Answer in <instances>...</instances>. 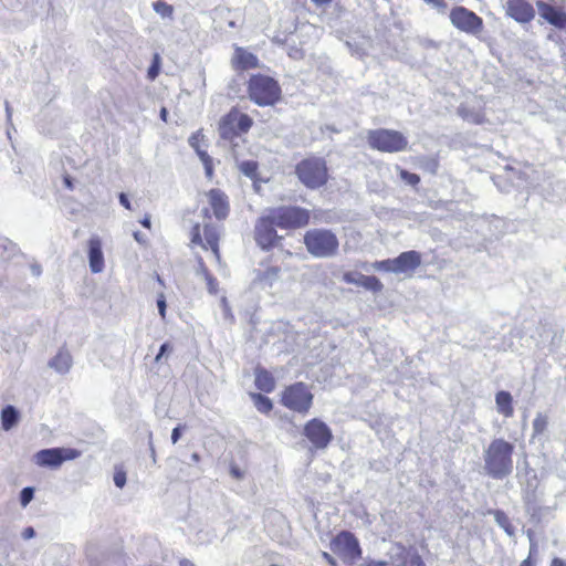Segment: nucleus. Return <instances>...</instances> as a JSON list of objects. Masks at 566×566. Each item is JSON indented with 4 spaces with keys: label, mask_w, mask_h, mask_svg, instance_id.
<instances>
[{
    "label": "nucleus",
    "mask_w": 566,
    "mask_h": 566,
    "mask_svg": "<svg viewBox=\"0 0 566 566\" xmlns=\"http://www.w3.org/2000/svg\"><path fill=\"white\" fill-rule=\"evenodd\" d=\"M514 446L502 439H493L483 452L484 471L495 480H502L513 472Z\"/></svg>",
    "instance_id": "f257e3e1"
},
{
    "label": "nucleus",
    "mask_w": 566,
    "mask_h": 566,
    "mask_svg": "<svg viewBox=\"0 0 566 566\" xmlns=\"http://www.w3.org/2000/svg\"><path fill=\"white\" fill-rule=\"evenodd\" d=\"M304 244L310 254L315 258H331L338 250V239L329 230L313 229L304 235Z\"/></svg>",
    "instance_id": "f03ea898"
},
{
    "label": "nucleus",
    "mask_w": 566,
    "mask_h": 566,
    "mask_svg": "<svg viewBox=\"0 0 566 566\" xmlns=\"http://www.w3.org/2000/svg\"><path fill=\"white\" fill-rule=\"evenodd\" d=\"M295 172L300 181L310 189H317L327 182L326 163L322 158L311 157L296 165Z\"/></svg>",
    "instance_id": "7ed1b4c3"
},
{
    "label": "nucleus",
    "mask_w": 566,
    "mask_h": 566,
    "mask_svg": "<svg viewBox=\"0 0 566 566\" xmlns=\"http://www.w3.org/2000/svg\"><path fill=\"white\" fill-rule=\"evenodd\" d=\"M281 94L275 80L265 75H253L249 81V96L259 106L273 105Z\"/></svg>",
    "instance_id": "20e7f679"
},
{
    "label": "nucleus",
    "mask_w": 566,
    "mask_h": 566,
    "mask_svg": "<svg viewBox=\"0 0 566 566\" xmlns=\"http://www.w3.org/2000/svg\"><path fill=\"white\" fill-rule=\"evenodd\" d=\"M367 142L371 148L382 153L403 151L408 146V139L403 134L386 128L369 130Z\"/></svg>",
    "instance_id": "39448f33"
},
{
    "label": "nucleus",
    "mask_w": 566,
    "mask_h": 566,
    "mask_svg": "<svg viewBox=\"0 0 566 566\" xmlns=\"http://www.w3.org/2000/svg\"><path fill=\"white\" fill-rule=\"evenodd\" d=\"M276 227L281 229L303 228L310 222V211L296 206H281L268 210Z\"/></svg>",
    "instance_id": "423d86ee"
},
{
    "label": "nucleus",
    "mask_w": 566,
    "mask_h": 566,
    "mask_svg": "<svg viewBox=\"0 0 566 566\" xmlns=\"http://www.w3.org/2000/svg\"><path fill=\"white\" fill-rule=\"evenodd\" d=\"M449 18L455 29L467 34L478 36L483 31L482 18L465 7H454L451 9Z\"/></svg>",
    "instance_id": "0eeeda50"
},
{
    "label": "nucleus",
    "mask_w": 566,
    "mask_h": 566,
    "mask_svg": "<svg viewBox=\"0 0 566 566\" xmlns=\"http://www.w3.org/2000/svg\"><path fill=\"white\" fill-rule=\"evenodd\" d=\"M252 126V119L249 115L237 109L230 111L221 120L219 134L221 138L233 140L241 134H245Z\"/></svg>",
    "instance_id": "6e6552de"
},
{
    "label": "nucleus",
    "mask_w": 566,
    "mask_h": 566,
    "mask_svg": "<svg viewBox=\"0 0 566 566\" xmlns=\"http://www.w3.org/2000/svg\"><path fill=\"white\" fill-rule=\"evenodd\" d=\"M313 395L303 382L287 387L282 395V403L291 410L306 412L312 406Z\"/></svg>",
    "instance_id": "1a4fd4ad"
},
{
    "label": "nucleus",
    "mask_w": 566,
    "mask_h": 566,
    "mask_svg": "<svg viewBox=\"0 0 566 566\" xmlns=\"http://www.w3.org/2000/svg\"><path fill=\"white\" fill-rule=\"evenodd\" d=\"M331 549L347 562H354L361 556V549L357 537L348 531L338 533L332 539Z\"/></svg>",
    "instance_id": "9d476101"
},
{
    "label": "nucleus",
    "mask_w": 566,
    "mask_h": 566,
    "mask_svg": "<svg viewBox=\"0 0 566 566\" xmlns=\"http://www.w3.org/2000/svg\"><path fill=\"white\" fill-rule=\"evenodd\" d=\"M80 452L71 448H51L38 451L34 462L42 468H59L64 461L74 460Z\"/></svg>",
    "instance_id": "9b49d317"
},
{
    "label": "nucleus",
    "mask_w": 566,
    "mask_h": 566,
    "mask_svg": "<svg viewBox=\"0 0 566 566\" xmlns=\"http://www.w3.org/2000/svg\"><path fill=\"white\" fill-rule=\"evenodd\" d=\"M274 227L276 224L268 211L258 219L254 227V239L262 250L272 249L280 239Z\"/></svg>",
    "instance_id": "f8f14e48"
},
{
    "label": "nucleus",
    "mask_w": 566,
    "mask_h": 566,
    "mask_svg": "<svg viewBox=\"0 0 566 566\" xmlns=\"http://www.w3.org/2000/svg\"><path fill=\"white\" fill-rule=\"evenodd\" d=\"M303 434L315 449H326L333 439L331 428L321 419L314 418L304 426Z\"/></svg>",
    "instance_id": "ddd939ff"
},
{
    "label": "nucleus",
    "mask_w": 566,
    "mask_h": 566,
    "mask_svg": "<svg viewBox=\"0 0 566 566\" xmlns=\"http://www.w3.org/2000/svg\"><path fill=\"white\" fill-rule=\"evenodd\" d=\"M205 241L201 238L200 226L195 224L191 230V244L200 245L205 250L211 249L216 259H220L219 254V232L214 226L206 224L203 228Z\"/></svg>",
    "instance_id": "4468645a"
},
{
    "label": "nucleus",
    "mask_w": 566,
    "mask_h": 566,
    "mask_svg": "<svg viewBox=\"0 0 566 566\" xmlns=\"http://www.w3.org/2000/svg\"><path fill=\"white\" fill-rule=\"evenodd\" d=\"M506 15L518 23H528L535 18V10L527 0H506Z\"/></svg>",
    "instance_id": "2eb2a0df"
},
{
    "label": "nucleus",
    "mask_w": 566,
    "mask_h": 566,
    "mask_svg": "<svg viewBox=\"0 0 566 566\" xmlns=\"http://www.w3.org/2000/svg\"><path fill=\"white\" fill-rule=\"evenodd\" d=\"M391 261L395 274L410 275L421 264V254L415 250L406 251Z\"/></svg>",
    "instance_id": "dca6fc26"
},
{
    "label": "nucleus",
    "mask_w": 566,
    "mask_h": 566,
    "mask_svg": "<svg viewBox=\"0 0 566 566\" xmlns=\"http://www.w3.org/2000/svg\"><path fill=\"white\" fill-rule=\"evenodd\" d=\"M189 145L196 150L198 157L200 158L206 176L210 179L213 176V161L212 158L208 155V153L202 148L207 146L205 135L201 130H197L193 133L189 139Z\"/></svg>",
    "instance_id": "f3484780"
},
{
    "label": "nucleus",
    "mask_w": 566,
    "mask_h": 566,
    "mask_svg": "<svg viewBox=\"0 0 566 566\" xmlns=\"http://www.w3.org/2000/svg\"><path fill=\"white\" fill-rule=\"evenodd\" d=\"M391 559L396 566H424L421 556L413 548L395 545L391 548Z\"/></svg>",
    "instance_id": "a211bd4d"
},
{
    "label": "nucleus",
    "mask_w": 566,
    "mask_h": 566,
    "mask_svg": "<svg viewBox=\"0 0 566 566\" xmlns=\"http://www.w3.org/2000/svg\"><path fill=\"white\" fill-rule=\"evenodd\" d=\"M88 265L92 273H101L105 268L102 240L97 235L88 240Z\"/></svg>",
    "instance_id": "6ab92c4d"
},
{
    "label": "nucleus",
    "mask_w": 566,
    "mask_h": 566,
    "mask_svg": "<svg viewBox=\"0 0 566 566\" xmlns=\"http://www.w3.org/2000/svg\"><path fill=\"white\" fill-rule=\"evenodd\" d=\"M343 280L348 284L356 286H363L366 290L373 292H379L382 290V283L374 275H364L358 272H347L344 274Z\"/></svg>",
    "instance_id": "aec40b11"
},
{
    "label": "nucleus",
    "mask_w": 566,
    "mask_h": 566,
    "mask_svg": "<svg viewBox=\"0 0 566 566\" xmlns=\"http://www.w3.org/2000/svg\"><path fill=\"white\" fill-rule=\"evenodd\" d=\"M536 4L538 9V14L549 24L558 29L566 28V14L564 12L555 9L553 6L544 1H537Z\"/></svg>",
    "instance_id": "412c9836"
},
{
    "label": "nucleus",
    "mask_w": 566,
    "mask_h": 566,
    "mask_svg": "<svg viewBox=\"0 0 566 566\" xmlns=\"http://www.w3.org/2000/svg\"><path fill=\"white\" fill-rule=\"evenodd\" d=\"M210 207L217 219H226L229 213L228 197L220 189H211L208 192Z\"/></svg>",
    "instance_id": "4be33fe9"
},
{
    "label": "nucleus",
    "mask_w": 566,
    "mask_h": 566,
    "mask_svg": "<svg viewBox=\"0 0 566 566\" xmlns=\"http://www.w3.org/2000/svg\"><path fill=\"white\" fill-rule=\"evenodd\" d=\"M73 365V358L69 350L62 348L57 354L49 361V367L54 369L57 374H67Z\"/></svg>",
    "instance_id": "5701e85b"
},
{
    "label": "nucleus",
    "mask_w": 566,
    "mask_h": 566,
    "mask_svg": "<svg viewBox=\"0 0 566 566\" xmlns=\"http://www.w3.org/2000/svg\"><path fill=\"white\" fill-rule=\"evenodd\" d=\"M495 408L497 413L504 418H512L514 415L513 397L506 390H500L495 394Z\"/></svg>",
    "instance_id": "b1692460"
},
{
    "label": "nucleus",
    "mask_w": 566,
    "mask_h": 566,
    "mask_svg": "<svg viewBox=\"0 0 566 566\" xmlns=\"http://www.w3.org/2000/svg\"><path fill=\"white\" fill-rule=\"evenodd\" d=\"M233 64L237 69L248 70L258 65V59L254 54L242 48H237L233 56Z\"/></svg>",
    "instance_id": "393cba45"
},
{
    "label": "nucleus",
    "mask_w": 566,
    "mask_h": 566,
    "mask_svg": "<svg viewBox=\"0 0 566 566\" xmlns=\"http://www.w3.org/2000/svg\"><path fill=\"white\" fill-rule=\"evenodd\" d=\"M20 419L19 410L11 405L6 406L1 411V427L4 431L11 430Z\"/></svg>",
    "instance_id": "a878e982"
},
{
    "label": "nucleus",
    "mask_w": 566,
    "mask_h": 566,
    "mask_svg": "<svg viewBox=\"0 0 566 566\" xmlns=\"http://www.w3.org/2000/svg\"><path fill=\"white\" fill-rule=\"evenodd\" d=\"M548 424H549L548 416L543 412H537L533 420V423H532V428H533L532 439L539 440V439L544 438L547 433Z\"/></svg>",
    "instance_id": "bb28decb"
},
{
    "label": "nucleus",
    "mask_w": 566,
    "mask_h": 566,
    "mask_svg": "<svg viewBox=\"0 0 566 566\" xmlns=\"http://www.w3.org/2000/svg\"><path fill=\"white\" fill-rule=\"evenodd\" d=\"M238 143L232 146V156L238 165L239 170L249 178H254L258 170V163L254 160L239 161V154L237 151Z\"/></svg>",
    "instance_id": "cd10ccee"
},
{
    "label": "nucleus",
    "mask_w": 566,
    "mask_h": 566,
    "mask_svg": "<svg viewBox=\"0 0 566 566\" xmlns=\"http://www.w3.org/2000/svg\"><path fill=\"white\" fill-rule=\"evenodd\" d=\"M280 269L272 266L263 272H259L254 279V283L262 289L272 287L273 283L279 279Z\"/></svg>",
    "instance_id": "c85d7f7f"
},
{
    "label": "nucleus",
    "mask_w": 566,
    "mask_h": 566,
    "mask_svg": "<svg viewBox=\"0 0 566 566\" xmlns=\"http://www.w3.org/2000/svg\"><path fill=\"white\" fill-rule=\"evenodd\" d=\"M255 386L264 392H271L275 387V381L269 371L258 369L255 373Z\"/></svg>",
    "instance_id": "c756f323"
},
{
    "label": "nucleus",
    "mask_w": 566,
    "mask_h": 566,
    "mask_svg": "<svg viewBox=\"0 0 566 566\" xmlns=\"http://www.w3.org/2000/svg\"><path fill=\"white\" fill-rule=\"evenodd\" d=\"M252 400L254 402L255 408L263 413H268L272 410L273 405L270 398L263 396L262 394H252Z\"/></svg>",
    "instance_id": "7c9ffc66"
},
{
    "label": "nucleus",
    "mask_w": 566,
    "mask_h": 566,
    "mask_svg": "<svg viewBox=\"0 0 566 566\" xmlns=\"http://www.w3.org/2000/svg\"><path fill=\"white\" fill-rule=\"evenodd\" d=\"M154 11L163 19L172 20L174 7L165 1L158 0L153 3Z\"/></svg>",
    "instance_id": "2f4dec72"
},
{
    "label": "nucleus",
    "mask_w": 566,
    "mask_h": 566,
    "mask_svg": "<svg viewBox=\"0 0 566 566\" xmlns=\"http://www.w3.org/2000/svg\"><path fill=\"white\" fill-rule=\"evenodd\" d=\"M459 115L473 124H481L483 122V115L481 113L471 112L465 106L459 108Z\"/></svg>",
    "instance_id": "473e14b6"
},
{
    "label": "nucleus",
    "mask_w": 566,
    "mask_h": 566,
    "mask_svg": "<svg viewBox=\"0 0 566 566\" xmlns=\"http://www.w3.org/2000/svg\"><path fill=\"white\" fill-rule=\"evenodd\" d=\"M34 497V488L27 486L20 492V504L22 507H27Z\"/></svg>",
    "instance_id": "72a5a7b5"
},
{
    "label": "nucleus",
    "mask_w": 566,
    "mask_h": 566,
    "mask_svg": "<svg viewBox=\"0 0 566 566\" xmlns=\"http://www.w3.org/2000/svg\"><path fill=\"white\" fill-rule=\"evenodd\" d=\"M371 268L375 271L395 273V269H394L391 259L376 261L371 264Z\"/></svg>",
    "instance_id": "f704fd0d"
},
{
    "label": "nucleus",
    "mask_w": 566,
    "mask_h": 566,
    "mask_svg": "<svg viewBox=\"0 0 566 566\" xmlns=\"http://www.w3.org/2000/svg\"><path fill=\"white\" fill-rule=\"evenodd\" d=\"M495 521L509 535H513V528L509 522L507 516L503 512L497 511L495 513Z\"/></svg>",
    "instance_id": "c9c22d12"
},
{
    "label": "nucleus",
    "mask_w": 566,
    "mask_h": 566,
    "mask_svg": "<svg viewBox=\"0 0 566 566\" xmlns=\"http://www.w3.org/2000/svg\"><path fill=\"white\" fill-rule=\"evenodd\" d=\"M159 69H160L159 55L155 54L154 61L147 71L148 78L155 80L159 74Z\"/></svg>",
    "instance_id": "e433bc0d"
},
{
    "label": "nucleus",
    "mask_w": 566,
    "mask_h": 566,
    "mask_svg": "<svg viewBox=\"0 0 566 566\" xmlns=\"http://www.w3.org/2000/svg\"><path fill=\"white\" fill-rule=\"evenodd\" d=\"M400 177L403 181L411 186H416L420 181V177L418 175L409 172L407 170H400Z\"/></svg>",
    "instance_id": "4c0bfd02"
},
{
    "label": "nucleus",
    "mask_w": 566,
    "mask_h": 566,
    "mask_svg": "<svg viewBox=\"0 0 566 566\" xmlns=\"http://www.w3.org/2000/svg\"><path fill=\"white\" fill-rule=\"evenodd\" d=\"M208 292L212 295H216L218 293V281L211 275L207 274V277H205Z\"/></svg>",
    "instance_id": "58836bf2"
},
{
    "label": "nucleus",
    "mask_w": 566,
    "mask_h": 566,
    "mask_svg": "<svg viewBox=\"0 0 566 566\" xmlns=\"http://www.w3.org/2000/svg\"><path fill=\"white\" fill-rule=\"evenodd\" d=\"M427 4L431 6L439 13H444L448 6L444 0H423Z\"/></svg>",
    "instance_id": "ea45409f"
},
{
    "label": "nucleus",
    "mask_w": 566,
    "mask_h": 566,
    "mask_svg": "<svg viewBox=\"0 0 566 566\" xmlns=\"http://www.w3.org/2000/svg\"><path fill=\"white\" fill-rule=\"evenodd\" d=\"M157 307H158V312H159V315L161 316L163 319L166 318V308H167V304H166V298L164 296V294H160L157 298Z\"/></svg>",
    "instance_id": "a19ab883"
},
{
    "label": "nucleus",
    "mask_w": 566,
    "mask_h": 566,
    "mask_svg": "<svg viewBox=\"0 0 566 566\" xmlns=\"http://www.w3.org/2000/svg\"><path fill=\"white\" fill-rule=\"evenodd\" d=\"M114 483L117 488L122 489L126 484V474L125 472H116L114 474Z\"/></svg>",
    "instance_id": "79ce46f5"
},
{
    "label": "nucleus",
    "mask_w": 566,
    "mask_h": 566,
    "mask_svg": "<svg viewBox=\"0 0 566 566\" xmlns=\"http://www.w3.org/2000/svg\"><path fill=\"white\" fill-rule=\"evenodd\" d=\"M168 352H171V346L169 343H164L160 348H159V353L157 354V356L155 357V361L156 363H159L160 359L168 353Z\"/></svg>",
    "instance_id": "37998d69"
},
{
    "label": "nucleus",
    "mask_w": 566,
    "mask_h": 566,
    "mask_svg": "<svg viewBox=\"0 0 566 566\" xmlns=\"http://www.w3.org/2000/svg\"><path fill=\"white\" fill-rule=\"evenodd\" d=\"M197 273H198L199 275H202V277H203V279H205V277H207V274H210V273H209V271H208V269H207V266H206V264H205V262L202 261V259H201V258H199V260H198V270H197Z\"/></svg>",
    "instance_id": "c03bdc74"
},
{
    "label": "nucleus",
    "mask_w": 566,
    "mask_h": 566,
    "mask_svg": "<svg viewBox=\"0 0 566 566\" xmlns=\"http://www.w3.org/2000/svg\"><path fill=\"white\" fill-rule=\"evenodd\" d=\"M182 429H184V427L180 426V424L172 429V432H171V441H172V443H177L178 442V440L181 437Z\"/></svg>",
    "instance_id": "a18cd8bd"
},
{
    "label": "nucleus",
    "mask_w": 566,
    "mask_h": 566,
    "mask_svg": "<svg viewBox=\"0 0 566 566\" xmlns=\"http://www.w3.org/2000/svg\"><path fill=\"white\" fill-rule=\"evenodd\" d=\"M118 199H119V202L123 207H125L126 209L130 210L132 209V205H130V201L128 200V197L124 193V192H120L119 196H118Z\"/></svg>",
    "instance_id": "49530a36"
},
{
    "label": "nucleus",
    "mask_w": 566,
    "mask_h": 566,
    "mask_svg": "<svg viewBox=\"0 0 566 566\" xmlns=\"http://www.w3.org/2000/svg\"><path fill=\"white\" fill-rule=\"evenodd\" d=\"M35 536V531L33 527L29 526L27 528H24V531L22 532V537L24 539H31Z\"/></svg>",
    "instance_id": "de8ad7c7"
},
{
    "label": "nucleus",
    "mask_w": 566,
    "mask_h": 566,
    "mask_svg": "<svg viewBox=\"0 0 566 566\" xmlns=\"http://www.w3.org/2000/svg\"><path fill=\"white\" fill-rule=\"evenodd\" d=\"M134 238H135V240H136L137 242H139V243H145V242H146V237H145V234H143V233H142V232H139V231L134 232Z\"/></svg>",
    "instance_id": "09e8293b"
},
{
    "label": "nucleus",
    "mask_w": 566,
    "mask_h": 566,
    "mask_svg": "<svg viewBox=\"0 0 566 566\" xmlns=\"http://www.w3.org/2000/svg\"><path fill=\"white\" fill-rule=\"evenodd\" d=\"M31 272L33 275L39 276L42 272L41 266L39 264L31 265Z\"/></svg>",
    "instance_id": "8fccbe9b"
},
{
    "label": "nucleus",
    "mask_w": 566,
    "mask_h": 566,
    "mask_svg": "<svg viewBox=\"0 0 566 566\" xmlns=\"http://www.w3.org/2000/svg\"><path fill=\"white\" fill-rule=\"evenodd\" d=\"M551 566H566V560L560 558H554Z\"/></svg>",
    "instance_id": "3c124183"
},
{
    "label": "nucleus",
    "mask_w": 566,
    "mask_h": 566,
    "mask_svg": "<svg viewBox=\"0 0 566 566\" xmlns=\"http://www.w3.org/2000/svg\"><path fill=\"white\" fill-rule=\"evenodd\" d=\"M333 0H312V2L317 6V7H322V6H325V4H328L331 3Z\"/></svg>",
    "instance_id": "603ef678"
},
{
    "label": "nucleus",
    "mask_w": 566,
    "mask_h": 566,
    "mask_svg": "<svg viewBox=\"0 0 566 566\" xmlns=\"http://www.w3.org/2000/svg\"><path fill=\"white\" fill-rule=\"evenodd\" d=\"M179 565L180 566H196V564L193 562H191L190 559H188V558H182L179 562Z\"/></svg>",
    "instance_id": "864d4df0"
},
{
    "label": "nucleus",
    "mask_w": 566,
    "mask_h": 566,
    "mask_svg": "<svg viewBox=\"0 0 566 566\" xmlns=\"http://www.w3.org/2000/svg\"><path fill=\"white\" fill-rule=\"evenodd\" d=\"M140 223L143 224V227H145V228H148V229H149V228H150V224H151V222H150V218H149V217H145V218L140 221Z\"/></svg>",
    "instance_id": "5fc2aeb1"
},
{
    "label": "nucleus",
    "mask_w": 566,
    "mask_h": 566,
    "mask_svg": "<svg viewBox=\"0 0 566 566\" xmlns=\"http://www.w3.org/2000/svg\"><path fill=\"white\" fill-rule=\"evenodd\" d=\"M167 116H168V111H167L165 107H163V108L160 109V118H161L164 122H167Z\"/></svg>",
    "instance_id": "6e6d98bb"
},
{
    "label": "nucleus",
    "mask_w": 566,
    "mask_h": 566,
    "mask_svg": "<svg viewBox=\"0 0 566 566\" xmlns=\"http://www.w3.org/2000/svg\"><path fill=\"white\" fill-rule=\"evenodd\" d=\"M323 557L331 564L334 565V559L328 553H323Z\"/></svg>",
    "instance_id": "4d7b16f0"
},
{
    "label": "nucleus",
    "mask_w": 566,
    "mask_h": 566,
    "mask_svg": "<svg viewBox=\"0 0 566 566\" xmlns=\"http://www.w3.org/2000/svg\"><path fill=\"white\" fill-rule=\"evenodd\" d=\"M520 566H533V565H532V562H531V558L528 557V558L524 559V560L521 563V565H520Z\"/></svg>",
    "instance_id": "13d9d810"
},
{
    "label": "nucleus",
    "mask_w": 566,
    "mask_h": 566,
    "mask_svg": "<svg viewBox=\"0 0 566 566\" xmlns=\"http://www.w3.org/2000/svg\"><path fill=\"white\" fill-rule=\"evenodd\" d=\"M290 56L297 59V57H300V56H301V53H300V51H298V50H295V52L290 53Z\"/></svg>",
    "instance_id": "bf43d9fd"
},
{
    "label": "nucleus",
    "mask_w": 566,
    "mask_h": 566,
    "mask_svg": "<svg viewBox=\"0 0 566 566\" xmlns=\"http://www.w3.org/2000/svg\"><path fill=\"white\" fill-rule=\"evenodd\" d=\"M6 112H7L8 118H10L11 117V111H10V106H9L8 102L6 103Z\"/></svg>",
    "instance_id": "052dcab7"
},
{
    "label": "nucleus",
    "mask_w": 566,
    "mask_h": 566,
    "mask_svg": "<svg viewBox=\"0 0 566 566\" xmlns=\"http://www.w3.org/2000/svg\"><path fill=\"white\" fill-rule=\"evenodd\" d=\"M231 472H232V474H233L235 478H240V472H239V470H238V469L232 468Z\"/></svg>",
    "instance_id": "680f3d73"
},
{
    "label": "nucleus",
    "mask_w": 566,
    "mask_h": 566,
    "mask_svg": "<svg viewBox=\"0 0 566 566\" xmlns=\"http://www.w3.org/2000/svg\"><path fill=\"white\" fill-rule=\"evenodd\" d=\"M191 459H192V461L198 462L200 457L198 453H192Z\"/></svg>",
    "instance_id": "e2e57ef3"
},
{
    "label": "nucleus",
    "mask_w": 566,
    "mask_h": 566,
    "mask_svg": "<svg viewBox=\"0 0 566 566\" xmlns=\"http://www.w3.org/2000/svg\"><path fill=\"white\" fill-rule=\"evenodd\" d=\"M65 184H66V186H67L69 188H71V182H70V180H69L67 178L65 179Z\"/></svg>",
    "instance_id": "0e129e2a"
},
{
    "label": "nucleus",
    "mask_w": 566,
    "mask_h": 566,
    "mask_svg": "<svg viewBox=\"0 0 566 566\" xmlns=\"http://www.w3.org/2000/svg\"><path fill=\"white\" fill-rule=\"evenodd\" d=\"M386 565V562H378L377 563V566H385Z\"/></svg>",
    "instance_id": "69168bd1"
},
{
    "label": "nucleus",
    "mask_w": 566,
    "mask_h": 566,
    "mask_svg": "<svg viewBox=\"0 0 566 566\" xmlns=\"http://www.w3.org/2000/svg\"><path fill=\"white\" fill-rule=\"evenodd\" d=\"M270 566H277V565H274V564H273V565H270Z\"/></svg>",
    "instance_id": "338daca9"
}]
</instances>
